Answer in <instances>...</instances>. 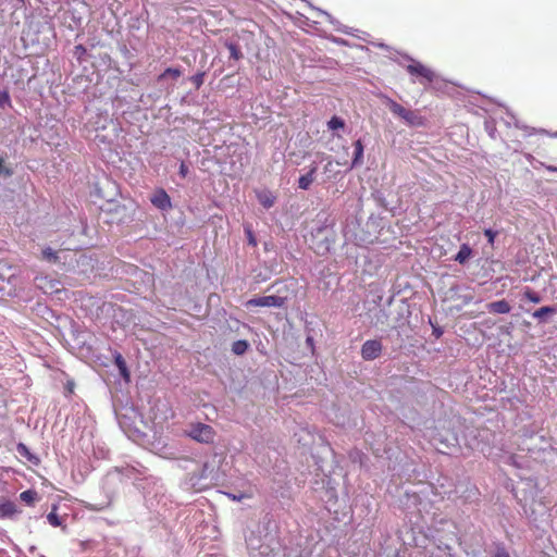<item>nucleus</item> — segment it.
<instances>
[{"label":"nucleus","mask_w":557,"mask_h":557,"mask_svg":"<svg viewBox=\"0 0 557 557\" xmlns=\"http://www.w3.org/2000/svg\"><path fill=\"white\" fill-rule=\"evenodd\" d=\"M119 209H124V206H120V205H119V206H116V207H115V210H119Z\"/></svg>","instance_id":"40"},{"label":"nucleus","mask_w":557,"mask_h":557,"mask_svg":"<svg viewBox=\"0 0 557 557\" xmlns=\"http://www.w3.org/2000/svg\"><path fill=\"white\" fill-rule=\"evenodd\" d=\"M205 72H198L197 74L193 75L189 81L193 83L196 89H199L205 83Z\"/></svg>","instance_id":"22"},{"label":"nucleus","mask_w":557,"mask_h":557,"mask_svg":"<svg viewBox=\"0 0 557 557\" xmlns=\"http://www.w3.org/2000/svg\"><path fill=\"white\" fill-rule=\"evenodd\" d=\"M69 391H70V393H73V383L69 384Z\"/></svg>","instance_id":"39"},{"label":"nucleus","mask_w":557,"mask_h":557,"mask_svg":"<svg viewBox=\"0 0 557 557\" xmlns=\"http://www.w3.org/2000/svg\"><path fill=\"white\" fill-rule=\"evenodd\" d=\"M0 174H5L7 176L12 175V171L9 169H5L4 160L1 157H0Z\"/></svg>","instance_id":"30"},{"label":"nucleus","mask_w":557,"mask_h":557,"mask_svg":"<svg viewBox=\"0 0 557 557\" xmlns=\"http://www.w3.org/2000/svg\"><path fill=\"white\" fill-rule=\"evenodd\" d=\"M383 345L379 339L366 341L361 347V357L370 361L379 358L382 354Z\"/></svg>","instance_id":"4"},{"label":"nucleus","mask_w":557,"mask_h":557,"mask_svg":"<svg viewBox=\"0 0 557 557\" xmlns=\"http://www.w3.org/2000/svg\"><path fill=\"white\" fill-rule=\"evenodd\" d=\"M227 48L230 50L231 58L234 60H239L243 57V53L240 52L239 48L234 44H228Z\"/></svg>","instance_id":"25"},{"label":"nucleus","mask_w":557,"mask_h":557,"mask_svg":"<svg viewBox=\"0 0 557 557\" xmlns=\"http://www.w3.org/2000/svg\"><path fill=\"white\" fill-rule=\"evenodd\" d=\"M17 451L22 455V456H25L26 458H28L29 460L32 459V456H30V453L27 448V446L23 443H20L17 445Z\"/></svg>","instance_id":"28"},{"label":"nucleus","mask_w":557,"mask_h":557,"mask_svg":"<svg viewBox=\"0 0 557 557\" xmlns=\"http://www.w3.org/2000/svg\"><path fill=\"white\" fill-rule=\"evenodd\" d=\"M245 232H246L249 245H251L252 247H256L257 240H256V237H255L252 231L249 227H246Z\"/></svg>","instance_id":"29"},{"label":"nucleus","mask_w":557,"mask_h":557,"mask_svg":"<svg viewBox=\"0 0 557 557\" xmlns=\"http://www.w3.org/2000/svg\"><path fill=\"white\" fill-rule=\"evenodd\" d=\"M75 50H76V53H78L79 55H83L86 53V48L83 45H77L75 47Z\"/></svg>","instance_id":"33"},{"label":"nucleus","mask_w":557,"mask_h":557,"mask_svg":"<svg viewBox=\"0 0 557 557\" xmlns=\"http://www.w3.org/2000/svg\"><path fill=\"white\" fill-rule=\"evenodd\" d=\"M318 166L315 164H312L308 173L305 175H301L298 180V187L302 190H308L311 186V184L315 180V173H317Z\"/></svg>","instance_id":"10"},{"label":"nucleus","mask_w":557,"mask_h":557,"mask_svg":"<svg viewBox=\"0 0 557 557\" xmlns=\"http://www.w3.org/2000/svg\"><path fill=\"white\" fill-rule=\"evenodd\" d=\"M546 170H547L548 172H557V166H554V165H547V166H546Z\"/></svg>","instance_id":"36"},{"label":"nucleus","mask_w":557,"mask_h":557,"mask_svg":"<svg viewBox=\"0 0 557 557\" xmlns=\"http://www.w3.org/2000/svg\"><path fill=\"white\" fill-rule=\"evenodd\" d=\"M18 512L12 500H0V519H11Z\"/></svg>","instance_id":"8"},{"label":"nucleus","mask_w":557,"mask_h":557,"mask_svg":"<svg viewBox=\"0 0 557 557\" xmlns=\"http://www.w3.org/2000/svg\"><path fill=\"white\" fill-rule=\"evenodd\" d=\"M406 71L410 75L418 77L421 84H430L436 76L434 71L421 62L414 60H412L411 63L406 66Z\"/></svg>","instance_id":"2"},{"label":"nucleus","mask_w":557,"mask_h":557,"mask_svg":"<svg viewBox=\"0 0 557 557\" xmlns=\"http://www.w3.org/2000/svg\"><path fill=\"white\" fill-rule=\"evenodd\" d=\"M471 301H472V296H465V297H463V302H465V304H469V302H471Z\"/></svg>","instance_id":"37"},{"label":"nucleus","mask_w":557,"mask_h":557,"mask_svg":"<svg viewBox=\"0 0 557 557\" xmlns=\"http://www.w3.org/2000/svg\"><path fill=\"white\" fill-rule=\"evenodd\" d=\"M36 282L37 286L46 294L59 293L61 290L59 287L60 283L57 281L48 280L47 277H37Z\"/></svg>","instance_id":"7"},{"label":"nucleus","mask_w":557,"mask_h":557,"mask_svg":"<svg viewBox=\"0 0 557 557\" xmlns=\"http://www.w3.org/2000/svg\"><path fill=\"white\" fill-rule=\"evenodd\" d=\"M324 172L325 173H333V161L329 160L327 163L324 165Z\"/></svg>","instance_id":"32"},{"label":"nucleus","mask_w":557,"mask_h":557,"mask_svg":"<svg viewBox=\"0 0 557 557\" xmlns=\"http://www.w3.org/2000/svg\"><path fill=\"white\" fill-rule=\"evenodd\" d=\"M257 197L259 202L267 209L273 207L275 202V198L272 196L271 193L262 191L259 193Z\"/></svg>","instance_id":"17"},{"label":"nucleus","mask_w":557,"mask_h":557,"mask_svg":"<svg viewBox=\"0 0 557 557\" xmlns=\"http://www.w3.org/2000/svg\"><path fill=\"white\" fill-rule=\"evenodd\" d=\"M345 126V122L338 117V116H333L329 122H327V127L332 131H335V129H338V128H344Z\"/></svg>","instance_id":"23"},{"label":"nucleus","mask_w":557,"mask_h":557,"mask_svg":"<svg viewBox=\"0 0 557 557\" xmlns=\"http://www.w3.org/2000/svg\"><path fill=\"white\" fill-rule=\"evenodd\" d=\"M10 102V96L7 91L0 92V106H3L5 103Z\"/></svg>","instance_id":"31"},{"label":"nucleus","mask_w":557,"mask_h":557,"mask_svg":"<svg viewBox=\"0 0 557 557\" xmlns=\"http://www.w3.org/2000/svg\"><path fill=\"white\" fill-rule=\"evenodd\" d=\"M232 497H233V499H235V500H242V499L245 497V495H239V496H235V495H233Z\"/></svg>","instance_id":"38"},{"label":"nucleus","mask_w":557,"mask_h":557,"mask_svg":"<svg viewBox=\"0 0 557 557\" xmlns=\"http://www.w3.org/2000/svg\"><path fill=\"white\" fill-rule=\"evenodd\" d=\"M354 158L351 162V168L362 164L363 162V144L361 139H358L354 143Z\"/></svg>","instance_id":"15"},{"label":"nucleus","mask_w":557,"mask_h":557,"mask_svg":"<svg viewBox=\"0 0 557 557\" xmlns=\"http://www.w3.org/2000/svg\"><path fill=\"white\" fill-rule=\"evenodd\" d=\"M286 297H282L278 295H269V296H259L249 299L246 301V308L253 307H274V308H283L286 305Z\"/></svg>","instance_id":"3"},{"label":"nucleus","mask_w":557,"mask_h":557,"mask_svg":"<svg viewBox=\"0 0 557 557\" xmlns=\"http://www.w3.org/2000/svg\"><path fill=\"white\" fill-rule=\"evenodd\" d=\"M182 71L178 67H168L165 69L157 78L159 83L165 81L166 78H171L176 81L181 77Z\"/></svg>","instance_id":"16"},{"label":"nucleus","mask_w":557,"mask_h":557,"mask_svg":"<svg viewBox=\"0 0 557 557\" xmlns=\"http://www.w3.org/2000/svg\"><path fill=\"white\" fill-rule=\"evenodd\" d=\"M384 104L389 109V111L400 117L401 120L405 119L407 112L409 109H406L404 106L399 104L398 102H396L395 100H393L392 98L389 97H384Z\"/></svg>","instance_id":"9"},{"label":"nucleus","mask_w":557,"mask_h":557,"mask_svg":"<svg viewBox=\"0 0 557 557\" xmlns=\"http://www.w3.org/2000/svg\"><path fill=\"white\" fill-rule=\"evenodd\" d=\"M186 435L198 443L211 444L216 433L211 425L198 422L189 425Z\"/></svg>","instance_id":"1"},{"label":"nucleus","mask_w":557,"mask_h":557,"mask_svg":"<svg viewBox=\"0 0 557 557\" xmlns=\"http://www.w3.org/2000/svg\"><path fill=\"white\" fill-rule=\"evenodd\" d=\"M472 248L468 244H462L454 259L458 263L465 264L472 257Z\"/></svg>","instance_id":"13"},{"label":"nucleus","mask_w":557,"mask_h":557,"mask_svg":"<svg viewBox=\"0 0 557 557\" xmlns=\"http://www.w3.org/2000/svg\"><path fill=\"white\" fill-rule=\"evenodd\" d=\"M487 310L491 313L506 314L511 310V306L505 299L493 301L486 305Z\"/></svg>","instance_id":"11"},{"label":"nucleus","mask_w":557,"mask_h":557,"mask_svg":"<svg viewBox=\"0 0 557 557\" xmlns=\"http://www.w3.org/2000/svg\"><path fill=\"white\" fill-rule=\"evenodd\" d=\"M150 201L156 208L160 210L168 211L172 209L171 198L163 188L157 189L152 194Z\"/></svg>","instance_id":"5"},{"label":"nucleus","mask_w":557,"mask_h":557,"mask_svg":"<svg viewBox=\"0 0 557 557\" xmlns=\"http://www.w3.org/2000/svg\"><path fill=\"white\" fill-rule=\"evenodd\" d=\"M260 556L261 557H286L285 549L282 548L280 543L272 539L269 544H263L260 546Z\"/></svg>","instance_id":"6"},{"label":"nucleus","mask_w":557,"mask_h":557,"mask_svg":"<svg viewBox=\"0 0 557 557\" xmlns=\"http://www.w3.org/2000/svg\"><path fill=\"white\" fill-rule=\"evenodd\" d=\"M556 312H557L556 307L545 306V307H541L540 309L535 310L532 313V315H533V318H535L537 320H542V319H544L545 315L554 314Z\"/></svg>","instance_id":"19"},{"label":"nucleus","mask_w":557,"mask_h":557,"mask_svg":"<svg viewBox=\"0 0 557 557\" xmlns=\"http://www.w3.org/2000/svg\"><path fill=\"white\" fill-rule=\"evenodd\" d=\"M493 557H510L505 550H498Z\"/></svg>","instance_id":"35"},{"label":"nucleus","mask_w":557,"mask_h":557,"mask_svg":"<svg viewBox=\"0 0 557 557\" xmlns=\"http://www.w3.org/2000/svg\"><path fill=\"white\" fill-rule=\"evenodd\" d=\"M249 344L245 339H238L232 344V351L237 355H244L248 350Z\"/></svg>","instance_id":"18"},{"label":"nucleus","mask_w":557,"mask_h":557,"mask_svg":"<svg viewBox=\"0 0 557 557\" xmlns=\"http://www.w3.org/2000/svg\"><path fill=\"white\" fill-rule=\"evenodd\" d=\"M484 235L487 237V242L491 246L494 245V242H495V237L497 235L496 232H494L493 230L491 228H486L484 230Z\"/></svg>","instance_id":"27"},{"label":"nucleus","mask_w":557,"mask_h":557,"mask_svg":"<svg viewBox=\"0 0 557 557\" xmlns=\"http://www.w3.org/2000/svg\"><path fill=\"white\" fill-rule=\"evenodd\" d=\"M114 363L115 366L117 367L119 371H120V374L121 376L126 381V382H129L131 381V373H129V370L126 366V362L123 358V356L121 354H116L114 356Z\"/></svg>","instance_id":"14"},{"label":"nucleus","mask_w":557,"mask_h":557,"mask_svg":"<svg viewBox=\"0 0 557 557\" xmlns=\"http://www.w3.org/2000/svg\"><path fill=\"white\" fill-rule=\"evenodd\" d=\"M36 496L37 493L33 490H27L20 494L21 500L26 503L27 505H32L35 502Z\"/></svg>","instance_id":"21"},{"label":"nucleus","mask_w":557,"mask_h":557,"mask_svg":"<svg viewBox=\"0 0 557 557\" xmlns=\"http://www.w3.org/2000/svg\"><path fill=\"white\" fill-rule=\"evenodd\" d=\"M522 296L524 299H527L533 304H540L542 301V298L539 295V293L534 292L530 287L524 288Z\"/></svg>","instance_id":"20"},{"label":"nucleus","mask_w":557,"mask_h":557,"mask_svg":"<svg viewBox=\"0 0 557 557\" xmlns=\"http://www.w3.org/2000/svg\"><path fill=\"white\" fill-rule=\"evenodd\" d=\"M187 172H188V169L187 166L185 165V163H182L181 166H180V174L185 177L187 175Z\"/></svg>","instance_id":"34"},{"label":"nucleus","mask_w":557,"mask_h":557,"mask_svg":"<svg viewBox=\"0 0 557 557\" xmlns=\"http://www.w3.org/2000/svg\"><path fill=\"white\" fill-rule=\"evenodd\" d=\"M404 121L409 126L420 127L425 125V119L422 115H420L417 111L412 110H408Z\"/></svg>","instance_id":"12"},{"label":"nucleus","mask_w":557,"mask_h":557,"mask_svg":"<svg viewBox=\"0 0 557 557\" xmlns=\"http://www.w3.org/2000/svg\"><path fill=\"white\" fill-rule=\"evenodd\" d=\"M47 520L52 527H60L62 524V519L60 516L55 512V510H52L48 513Z\"/></svg>","instance_id":"24"},{"label":"nucleus","mask_w":557,"mask_h":557,"mask_svg":"<svg viewBox=\"0 0 557 557\" xmlns=\"http://www.w3.org/2000/svg\"><path fill=\"white\" fill-rule=\"evenodd\" d=\"M42 256L50 262H57L58 260L57 252L49 247L42 250Z\"/></svg>","instance_id":"26"}]
</instances>
